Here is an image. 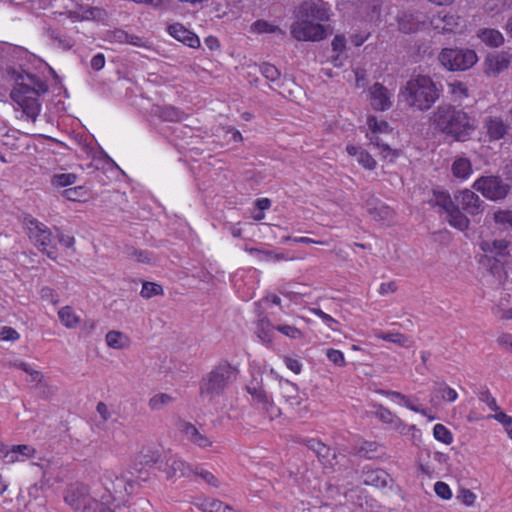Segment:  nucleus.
Here are the masks:
<instances>
[{"mask_svg":"<svg viewBox=\"0 0 512 512\" xmlns=\"http://www.w3.org/2000/svg\"><path fill=\"white\" fill-rule=\"evenodd\" d=\"M49 92L46 77L36 73L20 74L10 92L16 111H21L26 120L36 121L42 108L40 98Z\"/></svg>","mask_w":512,"mask_h":512,"instance_id":"1","label":"nucleus"},{"mask_svg":"<svg viewBox=\"0 0 512 512\" xmlns=\"http://www.w3.org/2000/svg\"><path fill=\"white\" fill-rule=\"evenodd\" d=\"M296 19L290 32L298 41H320L326 37V28L322 24L330 19V9L320 0L305 1L296 11Z\"/></svg>","mask_w":512,"mask_h":512,"instance_id":"2","label":"nucleus"},{"mask_svg":"<svg viewBox=\"0 0 512 512\" xmlns=\"http://www.w3.org/2000/svg\"><path fill=\"white\" fill-rule=\"evenodd\" d=\"M431 125L455 141H466L474 131L471 117L461 109L451 105H441L430 117Z\"/></svg>","mask_w":512,"mask_h":512,"instance_id":"3","label":"nucleus"},{"mask_svg":"<svg viewBox=\"0 0 512 512\" xmlns=\"http://www.w3.org/2000/svg\"><path fill=\"white\" fill-rule=\"evenodd\" d=\"M399 95L409 107L420 111L430 109L440 96L434 81L424 75L411 78Z\"/></svg>","mask_w":512,"mask_h":512,"instance_id":"4","label":"nucleus"},{"mask_svg":"<svg viewBox=\"0 0 512 512\" xmlns=\"http://www.w3.org/2000/svg\"><path fill=\"white\" fill-rule=\"evenodd\" d=\"M239 370L228 361L218 363L200 382L201 395L216 397L222 395L225 390L236 381Z\"/></svg>","mask_w":512,"mask_h":512,"instance_id":"5","label":"nucleus"},{"mask_svg":"<svg viewBox=\"0 0 512 512\" xmlns=\"http://www.w3.org/2000/svg\"><path fill=\"white\" fill-rule=\"evenodd\" d=\"M64 502L73 510L82 512H109L107 503L103 498H99L97 492L90 496L88 487L82 483L76 482L69 484L64 490Z\"/></svg>","mask_w":512,"mask_h":512,"instance_id":"6","label":"nucleus"},{"mask_svg":"<svg viewBox=\"0 0 512 512\" xmlns=\"http://www.w3.org/2000/svg\"><path fill=\"white\" fill-rule=\"evenodd\" d=\"M367 132L366 137L370 143L379 149L381 157L391 163L395 162L401 155V150L391 148L382 139L383 135H388L392 132V128L385 120H378L375 116L367 118Z\"/></svg>","mask_w":512,"mask_h":512,"instance_id":"7","label":"nucleus"},{"mask_svg":"<svg viewBox=\"0 0 512 512\" xmlns=\"http://www.w3.org/2000/svg\"><path fill=\"white\" fill-rule=\"evenodd\" d=\"M509 246L510 242L506 239L482 240L479 248L483 254L479 257V264L492 273L499 271L510 255Z\"/></svg>","mask_w":512,"mask_h":512,"instance_id":"8","label":"nucleus"},{"mask_svg":"<svg viewBox=\"0 0 512 512\" xmlns=\"http://www.w3.org/2000/svg\"><path fill=\"white\" fill-rule=\"evenodd\" d=\"M24 225L27 229L29 239L34 242L35 246L40 251L46 253L50 259L55 260L57 255L55 247L53 246V236L50 229L32 216L24 218Z\"/></svg>","mask_w":512,"mask_h":512,"instance_id":"9","label":"nucleus"},{"mask_svg":"<svg viewBox=\"0 0 512 512\" xmlns=\"http://www.w3.org/2000/svg\"><path fill=\"white\" fill-rule=\"evenodd\" d=\"M438 59L450 71H465L477 63L478 56L474 50L468 48H443Z\"/></svg>","mask_w":512,"mask_h":512,"instance_id":"10","label":"nucleus"},{"mask_svg":"<svg viewBox=\"0 0 512 512\" xmlns=\"http://www.w3.org/2000/svg\"><path fill=\"white\" fill-rule=\"evenodd\" d=\"M433 197L431 204L438 206L446 213L447 221L452 227L460 231L468 229L469 219L460 211L459 205L455 204L449 192L434 190Z\"/></svg>","mask_w":512,"mask_h":512,"instance_id":"11","label":"nucleus"},{"mask_svg":"<svg viewBox=\"0 0 512 512\" xmlns=\"http://www.w3.org/2000/svg\"><path fill=\"white\" fill-rule=\"evenodd\" d=\"M472 187L491 201L503 200L511 191V186L498 175L481 176Z\"/></svg>","mask_w":512,"mask_h":512,"instance_id":"12","label":"nucleus"},{"mask_svg":"<svg viewBox=\"0 0 512 512\" xmlns=\"http://www.w3.org/2000/svg\"><path fill=\"white\" fill-rule=\"evenodd\" d=\"M247 393L251 396L252 402L258 409L266 413L270 421L281 415L280 409L274 404L273 399L267 394L263 387L262 378L254 377L246 386Z\"/></svg>","mask_w":512,"mask_h":512,"instance_id":"13","label":"nucleus"},{"mask_svg":"<svg viewBox=\"0 0 512 512\" xmlns=\"http://www.w3.org/2000/svg\"><path fill=\"white\" fill-rule=\"evenodd\" d=\"M449 460L446 453L440 451H426L419 457L418 467L423 478L429 480L438 478Z\"/></svg>","mask_w":512,"mask_h":512,"instance_id":"14","label":"nucleus"},{"mask_svg":"<svg viewBox=\"0 0 512 512\" xmlns=\"http://www.w3.org/2000/svg\"><path fill=\"white\" fill-rule=\"evenodd\" d=\"M376 416L382 423L390 425L392 429L398 431L401 435H414L420 432L416 425L406 424L399 416L384 406H379Z\"/></svg>","mask_w":512,"mask_h":512,"instance_id":"15","label":"nucleus"},{"mask_svg":"<svg viewBox=\"0 0 512 512\" xmlns=\"http://www.w3.org/2000/svg\"><path fill=\"white\" fill-rule=\"evenodd\" d=\"M178 431L193 445L205 449L211 447L213 440L201 433L192 423L179 419L176 423Z\"/></svg>","mask_w":512,"mask_h":512,"instance_id":"16","label":"nucleus"},{"mask_svg":"<svg viewBox=\"0 0 512 512\" xmlns=\"http://www.w3.org/2000/svg\"><path fill=\"white\" fill-rule=\"evenodd\" d=\"M302 443L307 446L310 450H312L319 461L326 467L333 468L336 464V450L334 448L329 447L322 441L316 438H307L303 439Z\"/></svg>","mask_w":512,"mask_h":512,"instance_id":"17","label":"nucleus"},{"mask_svg":"<svg viewBox=\"0 0 512 512\" xmlns=\"http://www.w3.org/2000/svg\"><path fill=\"white\" fill-rule=\"evenodd\" d=\"M159 469L165 473L167 479L175 477L189 478L194 473V469L177 455H170L166 458L164 468L160 467Z\"/></svg>","mask_w":512,"mask_h":512,"instance_id":"18","label":"nucleus"},{"mask_svg":"<svg viewBox=\"0 0 512 512\" xmlns=\"http://www.w3.org/2000/svg\"><path fill=\"white\" fill-rule=\"evenodd\" d=\"M455 200L468 214L475 216L483 211V201L469 189L460 190L455 194Z\"/></svg>","mask_w":512,"mask_h":512,"instance_id":"19","label":"nucleus"},{"mask_svg":"<svg viewBox=\"0 0 512 512\" xmlns=\"http://www.w3.org/2000/svg\"><path fill=\"white\" fill-rule=\"evenodd\" d=\"M370 104L376 111H385L392 106L393 94L381 83H375L369 89Z\"/></svg>","mask_w":512,"mask_h":512,"instance_id":"20","label":"nucleus"},{"mask_svg":"<svg viewBox=\"0 0 512 512\" xmlns=\"http://www.w3.org/2000/svg\"><path fill=\"white\" fill-rule=\"evenodd\" d=\"M167 32L171 37L190 48H198L200 46L199 37L181 23L170 24L167 27Z\"/></svg>","mask_w":512,"mask_h":512,"instance_id":"21","label":"nucleus"},{"mask_svg":"<svg viewBox=\"0 0 512 512\" xmlns=\"http://www.w3.org/2000/svg\"><path fill=\"white\" fill-rule=\"evenodd\" d=\"M161 459L160 451L151 447L143 448L133 460V469L141 473L147 468H151Z\"/></svg>","mask_w":512,"mask_h":512,"instance_id":"22","label":"nucleus"},{"mask_svg":"<svg viewBox=\"0 0 512 512\" xmlns=\"http://www.w3.org/2000/svg\"><path fill=\"white\" fill-rule=\"evenodd\" d=\"M457 399L458 393L454 388L450 387L445 382H436L431 391L429 402L433 407H437L442 401L452 403Z\"/></svg>","mask_w":512,"mask_h":512,"instance_id":"23","label":"nucleus"},{"mask_svg":"<svg viewBox=\"0 0 512 512\" xmlns=\"http://www.w3.org/2000/svg\"><path fill=\"white\" fill-rule=\"evenodd\" d=\"M460 17L453 13H441L433 16L431 19L432 27L439 33H451L456 30L459 25Z\"/></svg>","mask_w":512,"mask_h":512,"instance_id":"24","label":"nucleus"},{"mask_svg":"<svg viewBox=\"0 0 512 512\" xmlns=\"http://www.w3.org/2000/svg\"><path fill=\"white\" fill-rule=\"evenodd\" d=\"M378 394L385 396L392 401H398L399 403L403 404L407 409L419 413L425 417H428L429 420H435V416H430L428 413V409L422 408L420 406L414 405L409 397L406 395L398 392V391H392V390H379Z\"/></svg>","mask_w":512,"mask_h":512,"instance_id":"25","label":"nucleus"},{"mask_svg":"<svg viewBox=\"0 0 512 512\" xmlns=\"http://www.w3.org/2000/svg\"><path fill=\"white\" fill-rule=\"evenodd\" d=\"M36 450L34 447L26 444L14 445L7 448L5 451L2 450L3 457L6 463H15L18 461H24L25 459L32 458Z\"/></svg>","mask_w":512,"mask_h":512,"instance_id":"26","label":"nucleus"},{"mask_svg":"<svg viewBox=\"0 0 512 512\" xmlns=\"http://www.w3.org/2000/svg\"><path fill=\"white\" fill-rule=\"evenodd\" d=\"M484 127L490 141L502 139L508 131V126L501 117H487L484 121Z\"/></svg>","mask_w":512,"mask_h":512,"instance_id":"27","label":"nucleus"},{"mask_svg":"<svg viewBox=\"0 0 512 512\" xmlns=\"http://www.w3.org/2000/svg\"><path fill=\"white\" fill-rule=\"evenodd\" d=\"M194 505L202 512H236L231 505L211 497L198 498Z\"/></svg>","mask_w":512,"mask_h":512,"instance_id":"28","label":"nucleus"},{"mask_svg":"<svg viewBox=\"0 0 512 512\" xmlns=\"http://www.w3.org/2000/svg\"><path fill=\"white\" fill-rule=\"evenodd\" d=\"M346 152L349 156H357L359 165L365 170L372 171L377 167V161L374 157L359 146L349 144L346 146Z\"/></svg>","mask_w":512,"mask_h":512,"instance_id":"29","label":"nucleus"},{"mask_svg":"<svg viewBox=\"0 0 512 512\" xmlns=\"http://www.w3.org/2000/svg\"><path fill=\"white\" fill-rule=\"evenodd\" d=\"M279 386L281 396L287 404L290 406H298L301 404L302 398L299 393V388L295 383L289 380H281Z\"/></svg>","mask_w":512,"mask_h":512,"instance_id":"30","label":"nucleus"},{"mask_svg":"<svg viewBox=\"0 0 512 512\" xmlns=\"http://www.w3.org/2000/svg\"><path fill=\"white\" fill-rule=\"evenodd\" d=\"M512 55L509 52L502 51L495 55L489 56L486 60L487 71L492 74H498L508 68L511 63Z\"/></svg>","mask_w":512,"mask_h":512,"instance_id":"31","label":"nucleus"},{"mask_svg":"<svg viewBox=\"0 0 512 512\" xmlns=\"http://www.w3.org/2000/svg\"><path fill=\"white\" fill-rule=\"evenodd\" d=\"M477 37L489 47H499L504 43L503 34L493 28H482L477 32Z\"/></svg>","mask_w":512,"mask_h":512,"instance_id":"32","label":"nucleus"},{"mask_svg":"<svg viewBox=\"0 0 512 512\" xmlns=\"http://www.w3.org/2000/svg\"><path fill=\"white\" fill-rule=\"evenodd\" d=\"M389 475L382 469H371L364 472V483L376 488L386 487Z\"/></svg>","mask_w":512,"mask_h":512,"instance_id":"33","label":"nucleus"},{"mask_svg":"<svg viewBox=\"0 0 512 512\" xmlns=\"http://www.w3.org/2000/svg\"><path fill=\"white\" fill-rule=\"evenodd\" d=\"M452 175L460 180H466L472 174V165L469 159L459 157L454 160L451 166Z\"/></svg>","mask_w":512,"mask_h":512,"instance_id":"34","label":"nucleus"},{"mask_svg":"<svg viewBox=\"0 0 512 512\" xmlns=\"http://www.w3.org/2000/svg\"><path fill=\"white\" fill-rule=\"evenodd\" d=\"M108 347L117 350H123L130 346V338L123 332L112 330L105 337Z\"/></svg>","mask_w":512,"mask_h":512,"instance_id":"35","label":"nucleus"},{"mask_svg":"<svg viewBox=\"0 0 512 512\" xmlns=\"http://www.w3.org/2000/svg\"><path fill=\"white\" fill-rule=\"evenodd\" d=\"M60 322L68 329L76 328L80 323V317L76 314L75 310L67 305L58 311Z\"/></svg>","mask_w":512,"mask_h":512,"instance_id":"36","label":"nucleus"},{"mask_svg":"<svg viewBox=\"0 0 512 512\" xmlns=\"http://www.w3.org/2000/svg\"><path fill=\"white\" fill-rule=\"evenodd\" d=\"M159 116L164 121L169 122H180L187 118V114L183 110L171 105L162 107Z\"/></svg>","mask_w":512,"mask_h":512,"instance_id":"37","label":"nucleus"},{"mask_svg":"<svg viewBox=\"0 0 512 512\" xmlns=\"http://www.w3.org/2000/svg\"><path fill=\"white\" fill-rule=\"evenodd\" d=\"M250 31L254 34H273L282 32L278 25L270 23L263 19H258L250 26Z\"/></svg>","mask_w":512,"mask_h":512,"instance_id":"38","label":"nucleus"},{"mask_svg":"<svg viewBox=\"0 0 512 512\" xmlns=\"http://www.w3.org/2000/svg\"><path fill=\"white\" fill-rule=\"evenodd\" d=\"M77 175L74 173H60L51 177V185L55 188L68 187L76 183Z\"/></svg>","mask_w":512,"mask_h":512,"instance_id":"39","label":"nucleus"},{"mask_svg":"<svg viewBox=\"0 0 512 512\" xmlns=\"http://www.w3.org/2000/svg\"><path fill=\"white\" fill-rule=\"evenodd\" d=\"M433 436L437 441L445 445L452 444L454 440L452 432L445 425L440 423L434 425Z\"/></svg>","mask_w":512,"mask_h":512,"instance_id":"40","label":"nucleus"},{"mask_svg":"<svg viewBox=\"0 0 512 512\" xmlns=\"http://www.w3.org/2000/svg\"><path fill=\"white\" fill-rule=\"evenodd\" d=\"M174 398L167 393H158L150 398L148 406L153 411L161 410L164 406L172 403Z\"/></svg>","mask_w":512,"mask_h":512,"instance_id":"41","label":"nucleus"},{"mask_svg":"<svg viewBox=\"0 0 512 512\" xmlns=\"http://www.w3.org/2000/svg\"><path fill=\"white\" fill-rule=\"evenodd\" d=\"M375 337L377 339L392 342V343L398 344L400 346H405V344L407 342V337L400 332L384 333L382 331H378L375 333Z\"/></svg>","mask_w":512,"mask_h":512,"instance_id":"42","label":"nucleus"},{"mask_svg":"<svg viewBox=\"0 0 512 512\" xmlns=\"http://www.w3.org/2000/svg\"><path fill=\"white\" fill-rule=\"evenodd\" d=\"M260 72L270 83H276L280 80V71L270 63H263L260 66Z\"/></svg>","mask_w":512,"mask_h":512,"instance_id":"43","label":"nucleus"},{"mask_svg":"<svg viewBox=\"0 0 512 512\" xmlns=\"http://www.w3.org/2000/svg\"><path fill=\"white\" fill-rule=\"evenodd\" d=\"M312 313L317 316L318 318H320L322 320L323 323L326 324V326L334 331V332H338L339 331V328L338 326L340 325V323L334 319L331 315L325 313L324 311H322L321 309L319 308H314L311 310Z\"/></svg>","mask_w":512,"mask_h":512,"instance_id":"44","label":"nucleus"},{"mask_svg":"<svg viewBox=\"0 0 512 512\" xmlns=\"http://www.w3.org/2000/svg\"><path fill=\"white\" fill-rule=\"evenodd\" d=\"M163 288L161 285L154 282H144L140 291L143 298L149 299L153 296L162 295Z\"/></svg>","mask_w":512,"mask_h":512,"instance_id":"45","label":"nucleus"},{"mask_svg":"<svg viewBox=\"0 0 512 512\" xmlns=\"http://www.w3.org/2000/svg\"><path fill=\"white\" fill-rule=\"evenodd\" d=\"M270 321L261 319L257 324V334L262 342L270 343L272 341V333L270 329Z\"/></svg>","mask_w":512,"mask_h":512,"instance_id":"46","label":"nucleus"},{"mask_svg":"<svg viewBox=\"0 0 512 512\" xmlns=\"http://www.w3.org/2000/svg\"><path fill=\"white\" fill-rule=\"evenodd\" d=\"M399 28L404 33H412L417 31L418 23L414 21V18L411 14H404L398 20Z\"/></svg>","mask_w":512,"mask_h":512,"instance_id":"47","label":"nucleus"},{"mask_svg":"<svg viewBox=\"0 0 512 512\" xmlns=\"http://www.w3.org/2000/svg\"><path fill=\"white\" fill-rule=\"evenodd\" d=\"M326 356L328 360L338 367L346 366V359L344 353L341 350L329 348L326 350Z\"/></svg>","mask_w":512,"mask_h":512,"instance_id":"48","label":"nucleus"},{"mask_svg":"<svg viewBox=\"0 0 512 512\" xmlns=\"http://www.w3.org/2000/svg\"><path fill=\"white\" fill-rule=\"evenodd\" d=\"M381 446L375 441H365L360 447V452L369 459L376 457Z\"/></svg>","mask_w":512,"mask_h":512,"instance_id":"49","label":"nucleus"},{"mask_svg":"<svg viewBox=\"0 0 512 512\" xmlns=\"http://www.w3.org/2000/svg\"><path fill=\"white\" fill-rule=\"evenodd\" d=\"M434 492L439 498L443 500H450L453 496L450 486L443 481H437L434 484Z\"/></svg>","mask_w":512,"mask_h":512,"instance_id":"50","label":"nucleus"},{"mask_svg":"<svg viewBox=\"0 0 512 512\" xmlns=\"http://www.w3.org/2000/svg\"><path fill=\"white\" fill-rule=\"evenodd\" d=\"M193 475L201 477L210 486H213L215 488H218L220 486V483L216 476L208 470L196 468L194 469Z\"/></svg>","mask_w":512,"mask_h":512,"instance_id":"51","label":"nucleus"},{"mask_svg":"<svg viewBox=\"0 0 512 512\" xmlns=\"http://www.w3.org/2000/svg\"><path fill=\"white\" fill-rule=\"evenodd\" d=\"M496 224L509 225L512 227V210H498L493 217Z\"/></svg>","mask_w":512,"mask_h":512,"instance_id":"52","label":"nucleus"},{"mask_svg":"<svg viewBox=\"0 0 512 512\" xmlns=\"http://www.w3.org/2000/svg\"><path fill=\"white\" fill-rule=\"evenodd\" d=\"M479 399L480 401L485 403L491 411L497 412L500 410L496 398L491 394V392L488 389L480 393Z\"/></svg>","mask_w":512,"mask_h":512,"instance_id":"53","label":"nucleus"},{"mask_svg":"<svg viewBox=\"0 0 512 512\" xmlns=\"http://www.w3.org/2000/svg\"><path fill=\"white\" fill-rule=\"evenodd\" d=\"M450 92L452 95L459 97V98H465L468 96V89L465 83L461 81H454L453 83L449 84Z\"/></svg>","mask_w":512,"mask_h":512,"instance_id":"54","label":"nucleus"},{"mask_svg":"<svg viewBox=\"0 0 512 512\" xmlns=\"http://www.w3.org/2000/svg\"><path fill=\"white\" fill-rule=\"evenodd\" d=\"M275 329L291 339H297L302 336V332L295 326L278 325L275 327Z\"/></svg>","mask_w":512,"mask_h":512,"instance_id":"55","label":"nucleus"},{"mask_svg":"<svg viewBox=\"0 0 512 512\" xmlns=\"http://www.w3.org/2000/svg\"><path fill=\"white\" fill-rule=\"evenodd\" d=\"M0 339L3 341L15 342L20 339V334L10 326H4L0 330Z\"/></svg>","mask_w":512,"mask_h":512,"instance_id":"56","label":"nucleus"},{"mask_svg":"<svg viewBox=\"0 0 512 512\" xmlns=\"http://www.w3.org/2000/svg\"><path fill=\"white\" fill-rule=\"evenodd\" d=\"M40 297L41 299L46 300L54 305L59 302V296L57 292L54 289L47 286L41 288Z\"/></svg>","mask_w":512,"mask_h":512,"instance_id":"57","label":"nucleus"},{"mask_svg":"<svg viewBox=\"0 0 512 512\" xmlns=\"http://www.w3.org/2000/svg\"><path fill=\"white\" fill-rule=\"evenodd\" d=\"M458 497L461 500V502L466 506L474 505L477 498L476 494L469 489H462Z\"/></svg>","mask_w":512,"mask_h":512,"instance_id":"58","label":"nucleus"},{"mask_svg":"<svg viewBox=\"0 0 512 512\" xmlns=\"http://www.w3.org/2000/svg\"><path fill=\"white\" fill-rule=\"evenodd\" d=\"M489 417L495 419L506 428L512 427V416L507 415L505 412L499 410Z\"/></svg>","mask_w":512,"mask_h":512,"instance_id":"59","label":"nucleus"},{"mask_svg":"<svg viewBox=\"0 0 512 512\" xmlns=\"http://www.w3.org/2000/svg\"><path fill=\"white\" fill-rule=\"evenodd\" d=\"M398 289V285L396 283V281L392 280V281H389V282H383L379 285V288H378V293L382 296L384 295H387V294H390V293H395Z\"/></svg>","mask_w":512,"mask_h":512,"instance_id":"60","label":"nucleus"},{"mask_svg":"<svg viewBox=\"0 0 512 512\" xmlns=\"http://www.w3.org/2000/svg\"><path fill=\"white\" fill-rule=\"evenodd\" d=\"M284 363L286 367L295 374H299L302 370L301 362L293 357H285Z\"/></svg>","mask_w":512,"mask_h":512,"instance_id":"61","label":"nucleus"},{"mask_svg":"<svg viewBox=\"0 0 512 512\" xmlns=\"http://www.w3.org/2000/svg\"><path fill=\"white\" fill-rule=\"evenodd\" d=\"M105 56L102 53H97L91 59V68L95 71H100L105 66Z\"/></svg>","mask_w":512,"mask_h":512,"instance_id":"62","label":"nucleus"},{"mask_svg":"<svg viewBox=\"0 0 512 512\" xmlns=\"http://www.w3.org/2000/svg\"><path fill=\"white\" fill-rule=\"evenodd\" d=\"M83 187L78 186L75 188H69L64 191V196L70 201H78L81 197Z\"/></svg>","mask_w":512,"mask_h":512,"instance_id":"63","label":"nucleus"},{"mask_svg":"<svg viewBox=\"0 0 512 512\" xmlns=\"http://www.w3.org/2000/svg\"><path fill=\"white\" fill-rule=\"evenodd\" d=\"M497 343L504 348L505 350H509L512 346V334L502 333L497 338Z\"/></svg>","mask_w":512,"mask_h":512,"instance_id":"64","label":"nucleus"}]
</instances>
